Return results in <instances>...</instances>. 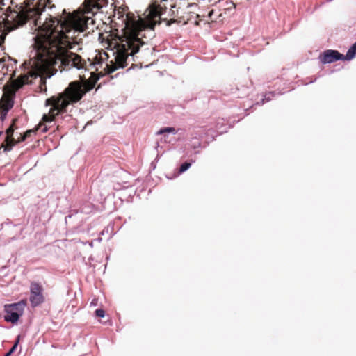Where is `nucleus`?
Masks as SVG:
<instances>
[{
  "instance_id": "1",
  "label": "nucleus",
  "mask_w": 356,
  "mask_h": 356,
  "mask_svg": "<svg viewBox=\"0 0 356 356\" xmlns=\"http://www.w3.org/2000/svg\"><path fill=\"white\" fill-rule=\"evenodd\" d=\"M67 23L68 19L63 17L50 16L49 17L50 30L44 38V44L50 54L47 60L50 67L48 78L56 74L58 70L62 72L72 68L78 70L86 69V63L81 56L70 51L74 49L76 45H79L81 39L78 41L76 38L73 36L70 38L62 30H58V27L64 29Z\"/></svg>"
},
{
  "instance_id": "2",
  "label": "nucleus",
  "mask_w": 356,
  "mask_h": 356,
  "mask_svg": "<svg viewBox=\"0 0 356 356\" xmlns=\"http://www.w3.org/2000/svg\"><path fill=\"white\" fill-rule=\"evenodd\" d=\"M155 36L154 27L147 24L136 21L131 30L125 35L122 46L124 49L113 54V58L105 64L102 76L108 75L118 69H123L128 65L129 58L134 57L141 47Z\"/></svg>"
},
{
  "instance_id": "3",
  "label": "nucleus",
  "mask_w": 356,
  "mask_h": 356,
  "mask_svg": "<svg viewBox=\"0 0 356 356\" xmlns=\"http://www.w3.org/2000/svg\"><path fill=\"white\" fill-rule=\"evenodd\" d=\"M86 93V91L79 82H70L62 92L45 100L44 106L51 108L48 114L43 115L42 120L45 123L54 122L57 116L67 113L69 106L79 102Z\"/></svg>"
},
{
  "instance_id": "4",
  "label": "nucleus",
  "mask_w": 356,
  "mask_h": 356,
  "mask_svg": "<svg viewBox=\"0 0 356 356\" xmlns=\"http://www.w3.org/2000/svg\"><path fill=\"white\" fill-rule=\"evenodd\" d=\"M27 305L26 298H23L16 302L5 304L3 306L4 312L6 313L3 316L4 321L11 323L13 325H17Z\"/></svg>"
},
{
  "instance_id": "5",
  "label": "nucleus",
  "mask_w": 356,
  "mask_h": 356,
  "mask_svg": "<svg viewBox=\"0 0 356 356\" xmlns=\"http://www.w3.org/2000/svg\"><path fill=\"white\" fill-rule=\"evenodd\" d=\"M190 135L200 140L203 143V148H206L217 136L214 129L207 127H196L190 133Z\"/></svg>"
},
{
  "instance_id": "6",
  "label": "nucleus",
  "mask_w": 356,
  "mask_h": 356,
  "mask_svg": "<svg viewBox=\"0 0 356 356\" xmlns=\"http://www.w3.org/2000/svg\"><path fill=\"white\" fill-rule=\"evenodd\" d=\"M43 292L44 288L40 283L37 282H31L29 301L32 308H35L44 302L45 298Z\"/></svg>"
},
{
  "instance_id": "7",
  "label": "nucleus",
  "mask_w": 356,
  "mask_h": 356,
  "mask_svg": "<svg viewBox=\"0 0 356 356\" xmlns=\"http://www.w3.org/2000/svg\"><path fill=\"white\" fill-rule=\"evenodd\" d=\"M344 54L335 49H327L320 53L318 60L323 64H330L339 60H344Z\"/></svg>"
},
{
  "instance_id": "8",
  "label": "nucleus",
  "mask_w": 356,
  "mask_h": 356,
  "mask_svg": "<svg viewBox=\"0 0 356 356\" xmlns=\"http://www.w3.org/2000/svg\"><path fill=\"white\" fill-rule=\"evenodd\" d=\"M233 127L231 124V119L225 120L224 118L217 120L215 126V134L221 135L227 132L228 129Z\"/></svg>"
},
{
  "instance_id": "9",
  "label": "nucleus",
  "mask_w": 356,
  "mask_h": 356,
  "mask_svg": "<svg viewBox=\"0 0 356 356\" xmlns=\"http://www.w3.org/2000/svg\"><path fill=\"white\" fill-rule=\"evenodd\" d=\"M195 162V159H193L184 161V163H182L180 165V166L178 169H176L175 170V172L172 174H171L170 175H167L166 177L168 179H172L174 178L177 177L180 175L186 172Z\"/></svg>"
},
{
  "instance_id": "10",
  "label": "nucleus",
  "mask_w": 356,
  "mask_h": 356,
  "mask_svg": "<svg viewBox=\"0 0 356 356\" xmlns=\"http://www.w3.org/2000/svg\"><path fill=\"white\" fill-rule=\"evenodd\" d=\"M168 1V0H154L152 3L154 5V12L157 16H162L165 14L167 11V7L163 6L162 3Z\"/></svg>"
},
{
  "instance_id": "11",
  "label": "nucleus",
  "mask_w": 356,
  "mask_h": 356,
  "mask_svg": "<svg viewBox=\"0 0 356 356\" xmlns=\"http://www.w3.org/2000/svg\"><path fill=\"white\" fill-rule=\"evenodd\" d=\"M188 145L191 149L194 150V154L200 153V148H203V143L197 138H195L194 136L190 135Z\"/></svg>"
},
{
  "instance_id": "12",
  "label": "nucleus",
  "mask_w": 356,
  "mask_h": 356,
  "mask_svg": "<svg viewBox=\"0 0 356 356\" xmlns=\"http://www.w3.org/2000/svg\"><path fill=\"white\" fill-rule=\"evenodd\" d=\"M282 93H277L275 91H270L266 93H265L262 98L260 99V101L257 102L255 104H254L250 108H252L254 106H261L264 104L266 102H270L272 100L274 97H275L277 95H280Z\"/></svg>"
},
{
  "instance_id": "13",
  "label": "nucleus",
  "mask_w": 356,
  "mask_h": 356,
  "mask_svg": "<svg viewBox=\"0 0 356 356\" xmlns=\"http://www.w3.org/2000/svg\"><path fill=\"white\" fill-rule=\"evenodd\" d=\"M356 57V41L352 44L344 55V60L350 61Z\"/></svg>"
},
{
  "instance_id": "14",
  "label": "nucleus",
  "mask_w": 356,
  "mask_h": 356,
  "mask_svg": "<svg viewBox=\"0 0 356 356\" xmlns=\"http://www.w3.org/2000/svg\"><path fill=\"white\" fill-rule=\"evenodd\" d=\"M236 90H238V94H236V95L239 97V98H242L244 96H246V95H248L250 90L249 88V87L248 86H241V88H239L238 86L236 87Z\"/></svg>"
},
{
  "instance_id": "15",
  "label": "nucleus",
  "mask_w": 356,
  "mask_h": 356,
  "mask_svg": "<svg viewBox=\"0 0 356 356\" xmlns=\"http://www.w3.org/2000/svg\"><path fill=\"white\" fill-rule=\"evenodd\" d=\"M177 134V131H176V129L174 127H166L161 128L159 129V131L157 132L158 135H161V134Z\"/></svg>"
},
{
  "instance_id": "16",
  "label": "nucleus",
  "mask_w": 356,
  "mask_h": 356,
  "mask_svg": "<svg viewBox=\"0 0 356 356\" xmlns=\"http://www.w3.org/2000/svg\"><path fill=\"white\" fill-rule=\"evenodd\" d=\"M15 125L10 124L6 130L5 134L6 136H10V138H14V131H15Z\"/></svg>"
},
{
  "instance_id": "17",
  "label": "nucleus",
  "mask_w": 356,
  "mask_h": 356,
  "mask_svg": "<svg viewBox=\"0 0 356 356\" xmlns=\"http://www.w3.org/2000/svg\"><path fill=\"white\" fill-rule=\"evenodd\" d=\"M95 315L98 318H104L106 316V312L104 309L98 308L95 311Z\"/></svg>"
},
{
  "instance_id": "18",
  "label": "nucleus",
  "mask_w": 356,
  "mask_h": 356,
  "mask_svg": "<svg viewBox=\"0 0 356 356\" xmlns=\"http://www.w3.org/2000/svg\"><path fill=\"white\" fill-rule=\"evenodd\" d=\"M20 339H21V335L20 334H18L16 338H15V340L14 341V343L13 345V346L10 348L11 349H13L14 351H16L17 350V348L19 343V341H20Z\"/></svg>"
},
{
  "instance_id": "19",
  "label": "nucleus",
  "mask_w": 356,
  "mask_h": 356,
  "mask_svg": "<svg viewBox=\"0 0 356 356\" xmlns=\"http://www.w3.org/2000/svg\"><path fill=\"white\" fill-rule=\"evenodd\" d=\"M20 339H21V335L20 334H18L16 338H15V340L14 341V343L13 345V346L10 348L11 349H13L14 351H16L17 350V348L19 343V341H20Z\"/></svg>"
},
{
  "instance_id": "20",
  "label": "nucleus",
  "mask_w": 356,
  "mask_h": 356,
  "mask_svg": "<svg viewBox=\"0 0 356 356\" xmlns=\"http://www.w3.org/2000/svg\"><path fill=\"white\" fill-rule=\"evenodd\" d=\"M24 136H26V138L28 139L31 138L32 136L35 134V131L33 129H28L24 133H23Z\"/></svg>"
},
{
  "instance_id": "21",
  "label": "nucleus",
  "mask_w": 356,
  "mask_h": 356,
  "mask_svg": "<svg viewBox=\"0 0 356 356\" xmlns=\"http://www.w3.org/2000/svg\"><path fill=\"white\" fill-rule=\"evenodd\" d=\"M12 225L13 227H15L17 225L13 224L9 219H7L6 221L0 224V229H2L5 226Z\"/></svg>"
},
{
  "instance_id": "22",
  "label": "nucleus",
  "mask_w": 356,
  "mask_h": 356,
  "mask_svg": "<svg viewBox=\"0 0 356 356\" xmlns=\"http://www.w3.org/2000/svg\"><path fill=\"white\" fill-rule=\"evenodd\" d=\"M20 67L23 70H24V73H26V71H27V73L30 72V65L26 62H24L21 64Z\"/></svg>"
},
{
  "instance_id": "23",
  "label": "nucleus",
  "mask_w": 356,
  "mask_h": 356,
  "mask_svg": "<svg viewBox=\"0 0 356 356\" xmlns=\"http://www.w3.org/2000/svg\"><path fill=\"white\" fill-rule=\"evenodd\" d=\"M14 106V102L13 101H9L6 103V106H5V108H3V110L5 111H7L8 110V113L9 112V111Z\"/></svg>"
},
{
  "instance_id": "24",
  "label": "nucleus",
  "mask_w": 356,
  "mask_h": 356,
  "mask_svg": "<svg viewBox=\"0 0 356 356\" xmlns=\"http://www.w3.org/2000/svg\"><path fill=\"white\" fill-rule=\"evenodd\" d=\"M7 115H8V110L7 111L3 110L0 115V120L1 122H3L6 120Z\"/></svg>"
},
{
  "instance_id": "25",
  "label": "nucleus",
  "mask_w": 356,
  "mask_h": 356,
  "mask_svg": "<svg viewBox=\"0 0 356 356\" xmlns=\"http://www.w3.org/2000/svg\"><path fill=\"white\" fill-rule=\"evenodd\" d=\"M26 140V136L22 134L20 135L19 137H18L17 139H15V142L17 143V145L20 143H22Z\"/></svg>"
},
{
  "instance_id": "26",
  "label": "nucleus",
  "mask_w": 356,
  "mask_h": 356,
  "mask_svg": "<svg viewBox=\"0 0 356 356\" xmlns=\"http://www.w3.org/2000/svg\"><path fill=\"white\" fill-rule=\"evenodd\" d=\"M176 7V6L175 4H170V11H169V15H170V16H175V12L174 10H172L173 8H175Z\"/></svg>"
},
{
  "instance_id": "27",
  "label": "nucleus",
  "mask_w": 356,
  "mask_h": 356,
  "mask_svg": "<svg viewBox=\"0 0 356 356\" xmlns=\"http://www.w3.org/2000/svg\"><path fill=\"white\" fill-rule=\"evenodd\" d=\"M15 351H14L13 349L10 348L7 353L4 354L3 356H11Z\"/></svg>"
},
{
  "instance_id": "28",
  "label": "nucleus",
  "mask_w": 356,
  "mask_h": 356,
  "mask_svg": "<svg viewBox=\"0 0 356 356\" xmlns=\"http://www.w3.org/2000/svg\"><path fill=\"white\" fill-rule=\"evenodd\" d=\"M48 130H49V128H48V127H47V125H44V126H42V129H41V131H42V133H46V132H47V131H48Z\"/></svg>"
},
{
  "instance_id": "29",
  "label": "nucleus",
  "mask_w": 356,
  "mask_h": 356,
  "mask_svg": "<svg viewBox=\"0 0 356 356\" xmlns=\"http://www.w3.org/2000/svg\"><path fill=\"white\" fill-rule=\"evenodd\" d=\"M30 82H29V77H24V79H22V83L23 84H29Z\"/></svg>"
},
{
  "instance_id": "30",
  "label": "nucleus",
  "mask_w": 356,
  "mask_h": 356,
  "mask_svg": "<svg viewBox=\"0 0 356 356\" xmlns=\"http://www.w3.org/2000/svg\"><path fill=\"white\" fill-rule=\"evenodd\" d=\"M66 118H71V115H65L64 117H63V119Z\"/></svg>"
},
{
  "instance_id": "31",
  "label": "nucleus",
  "mask_w": 356,
  "mask_h": 356,
  "mask_svg": "<svg viewBox=\"0 0 356 356\" xmlns=\"http://www.w3.org/2000/svg\"><path fill=\"white\" fill-rule=\"evenodd\" d=\"M29 76H31V77L35 76V74L33 72H31Z\"/></svg>"
},
{
  "instance_id": "32",
  "label": "nucleus",
  "mask_w": 356,
  "mask_h": 356,
  "mask_svg": "<svg viewBox=\"0 0 356 356\" xmlns=\"http://www.w3.org/2000/svg\"><path fill=\"white\" fill-rule=\"evenodd\" d=\"M332 1H333V0H326V1H325V3H330V2H332Z\"/></svg>"
},
{
  "instance_id": "33",
  "label": "nucleus",
  "mask_w": 356,
  "mask_h": 356,
  "mask_svg": "<svg viewBox=\"0 0 356 356\" xmlns=\"http://www.w3.org/2000/svg\"><path fill=\"white\" fill-rule=\"evenodd\" d=\"M239 121H240V119H238L237 120H233L234 122H238Z\"/></svg>"
},
{
  "instance_id": "34",
  "label": "nucleus",
  "mask_w": 356,
  "mask_h": 356,
  "mask_svg": "<svg viewBox=\"0 0 356 356\" xmlns=\"http://www.w3.org/2000/svg\"><path fill=\"white\" fill-rule=\"evenodd\" d=\"M94 301H95V300H93L92 301L91 305H96V304L95 303V302H94Z\"/></svg>"
},
{
  "instance_id": "35",
  "label": "nucleus",
  "mask_w": 356,
  "mask_h": 356,
  "mask_svg": "<svg viewBox=\"0 0 356 356\" xmlns=\"http://www.w3.org/2000/svg\"><path fill=\"white\" fill-rule=\"evenodd\" d=\"M315 81H316V79H314L313 81H311L309 82V83H313Z\"/></svg>"
},
{
  "instance_id": "36",
  "label": "nucleus",
  "mask_w": 356,
  "mask_h": 356,
  "mask_svg": "<svg viewBox=\"0 0 356 356\" xmlns=\"http://www.w3.org/2000/svg\"><path fill=\"white\" fill-rule=\"evenodd\" d=\"M3 134V131H0V136H1Z\"/></svg>"
},
{
  "instance_id": "37",
  "label": "nucleus",
  "mask_w": 356,
  "mask_h": 356,
  "mask_svg": "<svg viewBox=\"0 0 356 356\" xmlns=\"http://www.w3.org/2000/svg\"><path fill=\"white\" fill-rule=\"evenodd\" d=\"M131 69H132V67H129V69L127 70V72L130 71Z\"/></svg>"
},
{
  "instance_id": "38",
  "label": "nucleus",
  "mask_w": 356,
  "mask_h": 356,
  "mask_svg": "<svg viewBox=\"0 0 356 356\" xmlns=\"http://www.w3.org/2000/svg\"><path fill=\"white\" fill-rule=\"evenodd\" d=\"M151 165L153 167V168H155L154 165H153V163H151Z\"/></svg>"
},
{
  "instance_id": "39",
  "label": "nucleus",
  "mask_w": 356,
  "mask_h": 356,
  "mask_svg": "<svg viewBox=\"0 0 356 356\" xmlns=\"http://www.w3.org/2000/svg\"><path fill=\"white\" fill-rule=\"evenodd\" d=\"M151 165L153 167V168H155L154 165H153V163H151Z\"/></svg>"
},
{
  "instance_id": "40",
  "label": "nucleus",
  "mask_w": 356,
  "mask_h": 356,
  "mask_svg": "<svg viewBox=\"0 0 356 356\" xmlns=\"http://www.w3.org/2000/svg\"><path fill=\"white\" fill-rule=\"evenodd\" d=\"M151 165L153 167V168H155L154 165H153V163H151Z\"/></svg>"
},
{
  "instance_id": "41",
  "label": "nucleus",
  "mask_w": 356,
  "mask_h": 356,
  "mask_svg": "<svg viewBox=\"0 0 356 356\" xmlns=\"http://www.w3.org/2000/svg\"><path fill=\"white\" fill-rule=\"evenodd\" d=\"M120 73H117L114 76H118Z\"/></svg>"
},
{
  "instance_id": "42",
  "label": "nucleus",
  "mask_w": 356,
  "mask_h": 356,
  "mask_svg": "<svg viewBox=\"0 0 356 356\" xmlns=\"http://www.w3.org/2000/svg\"><path fill=\"white\" fill-rule=\"evenodd\" d=\"M211 138V136H209L207 139L209 140Z\"/></svg>"
},
{
  "instance_id": "43",
  "label": "nucleus",
  "mask_w": 356,
  "mask_h": 356,
  "mask_svg": "<svg viewBox=\"0 0 356 356\" xmlns=\"http://www.w3.org/2000/svg\"><path fill=\"white\" fill-rule=\"evenodd\" d=\"M102 241V238H98V241Z\"/></svg>"
},
{
  "instance_id": "44",
  "label": "nucleus",
  "mask_w": 356,
  "mask_h": 356,
  "mask_svg": "<svg viewBox=\"0 0 356 356\" xmlns=\"http://www.w3.org/2000/svg\"><path fill=\"white\" fill-rule=\"evenodd\" d=\"M14 63H17V60H13Z\"/></svg>"
},
{
  "instance_id": "45",
  "label": "nucleus",
  "mask_w": 356,
  "mask_h": 356,
  "mask_svg": "<svg viewBox=\"0 0 356 356\" xmlns=\"http://www.w3.org/2000/svg\"><path fill=\"white\" fill-rule=\"evenodd\" d=\"M15 237L11 238V240H15Z\"/></svg>"
},
{
  "instance_id": "46",
  "label": "nucleus",
  "mask_w": 356,
  "mask_h": 356,
  "mask_svg": "<svg viewBox=\"0 0 356 356\" xmlns=\"http://www.w3.org/2000/svg\"><path fill=\"white\" fill-rule=\"evenodd\" d=\"M1 4V3L0 2V5Z\"/></svg>"
}]
</instances>
